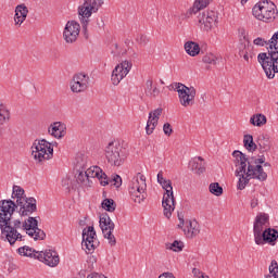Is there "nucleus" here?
Returning a JSON list of instances; mask_svg holds the SVG:
<instances>
[{"label": "nucleus", "instance_id": "obj_1", "mask_svg": "<svg viewBox=\"0 0 278 278\" xmlns=\"http://www.w3.org/2000/svg\"><path fill=\"white\" fill-rule=\"evenodd\" d=\"M236 157V177H239L237 188L238 190H244L251 179H258V181H266L268 174L264 172L262 164L266 162V157L261 155L258 159L255 156L247 157V154L241 151L235 150L232 152Z\"/></svg>", "mask_w": 278, "mask_h": 278}, {"label": "nucleus", "instance_id": "obj_2", "mask_svg": "<svg viewBox=\"0 0 278 278\" xmlns=\"http://www.w3.org/2000/svg\"><path fill=\"white\" fill-rule=\"evenodd\" d=\"M252 14L263 23H275V18L278 15L277 5L270 0L258 1L253 7Z\"/></svg>", "mask_w": 278, "mask_h": 278}, {"label": "nucleus", "instance_id": "obj_3", "mask_svg": "<svg viewBox=\"0 0 278 278\" xmlns=\"http://www.w3.org/2000/svg\"><path fill=\"white\" fill-rule=\"evenodd\" d=\"M12 229H15L16 231H18V229H24L27 236L34 240H45L47 238L45 230L38 228V219H36V217H28L24 223L20 219H15Z\"/></svg>", "mask_w": 278, "mask_h": 278}, {"label": "nucleus", "instance_id": "obj_4", "mask_svg": "<svg viewBox=\"0 0 278 278\" xmlns=\"http://www.w3.org/2000/svg\"><path fill=\"white\" fill-rule=\"evenodd\" d=\"M130 199L135 203H142L147 199V177L138 173L130 181L128 187Z\"/></svg>", "mask_w": 278, "mask_h": 278}, {"label": "nucleus", "instance_id": "obj_5", "mask_svg": "<svg viewBox=\"0 0 278 278\" xmlns=\"http://www.w3.org/2000/svg\"><path fill=\"white\" fill-rule=\"evenodd\" d=\"M257 60L266 77L275 79V73H278V51L262 52L257 55Z\"/></svg>", "mask_w": 278, "mask_h": 278}, {"label": "nucleus", "instance_id": "obj_6", "mask_svg": "<svg viewBox=\"0 0 278 278\" xmlns=\"http://www.w3.org/2000/svg\"><path fill=\"white\" fill-rule=\"evenodd\" d=\"M105 157L111 166H123L127 152L121 143L112 141L105 148Z\"/></svg>", "mask_w": 278, "mask_h": 278}, {"label": "nucleus", "instance_id": "obj_7", "mask_svg": "<svg viewBox=\"0 0 278 278\" xmlns=\"http://www.w3.org/2000/svg\"><path fill=\"white\" fill-rule=\"evenodd\" d=\"M31 155L36 162H45V160H51L53 157V144L47 139L35 140L31 146Z\"/></svg>", "mask_w": 278, "mask_h": 278}, {"label": "nucleus", "instance_id": "obj_8", "mask_svg": "<svg viewBox=\"0 0 278 278\" xmlns=\"http://www.w3.org/2000/svg\"><path fill=\"white\" fill-rule=\"evenodd\" d=\"M165 193L163 194L162 205L163 214L165 218H170L173 212H175V195L173 194V182L170 180H165L160 184Z\"/></svg>", "mask_w": 278, "mask_h": 278}, {"label": "nucleus", "instance_id": "obj_9", "mask_svg": "<svg viewBox=\"0 0 278 278\" xmlns=\"http://www.w3.org/2000/svg\"><path fill=\"white\" fill-rule=\"evenodd\" d=\"M172 88L178 92L180 105L188 108L194 104V97H197V89L188 87L181 83L172 84Z\"/></svg>", "mask_w": 278, "mask_h": 278}, {"label": "nucleus", "instance_id": "obj_10", "mask_svg": "<svg viewBox=\"0 0 278 278\" xmlns=\"http://www.w3.org/2000/svg\"><path fill=\"white\" fill-rule=\"evenodd\" d=\"M1 229V238L3 240H8L11 247H14L16 242H23L25 240V236L21 235L18 230L12 228V222H2L0 224Z\"/></svg>", "mask_w": 278, "mask_h": 278}, {"label": "nucleus", "instance_id": "obj_11", "mask_svg": "<svg viewBox=\"0 0 278 278\" xmlns=\"http://www.w3.org/2000/svg\"><path fill=\"white\" fill-rule=\"evenodd\" d=\"M99 247V239H97V231L93 226H88L83 230L81 248L87 254L94 253V249Z\"/></svg>", "mask_w": 278, "mask_h": 278}, {"label": "nucleus", "instance_id": "obj_12", "mask_svg": "<svg viewBox=\"0 0 278 278\" xmlns=\"http://www.w3.org/2000/svg\"><path fill=\"white\" fill-rule=\"evenodd\" d=\"M131 66L134 64L131 61H124L121 64L116 65L111 75V81L113 86H118L127 75H129V71H131Z\"/></svg>", "mask_w": 278, "mask_h": 278}, {"label": "nucleus", "instance_id": "obj_13", "mask_svg": "<svg viewBox=\"0 0 278 278\" xmlns=\"http://www.w3.org/2000/svg\"><path fill=\"white\" fill-rule=\"evenodd\" d=\"M34 258L43 262V264L50 266V268H55V266L60 264V255L53 250L35 252Z\"/></svg>", "mask_w": 278, "mask_h": 278}, {"label": "nucleus", "instance_id": "obj_14", "mask_svg": "<svg viewBox=\"0 0 278 278\" xmlns=\"http://www.w3.org/2000/svg\"><path fill=\"white\" fill-rule=\"evenodd\" d=\"M81 30V26L79 23L72 21L67 22L63 31V38L67 45H73V42H77V38H79V31Z\"/></svg>", "mask_w": 278, "mask_h": 278}, {"label": "nucleus", "instance_id": "obj_15", "mask_svg": "<svg viewBox=\"0 0 278 278\" xmlns=\"http://www.w3.org/2000/svg\"><path fill=\"white\" fill-rule=\"evenodd\" d=\"M88 84H90V77L87 74L78 73L74 75L70 86L72 92L79 93L88 90Z\"/></svg>", "mask_w": 278, "mask_h": 278}, {"label": "nucleus", "instance_id": "obj_16", "mask_svg": "<svg viewBox=\"0 0 278 278\" xmlns=\"http://www.w3.org/2000/svg\"><path fill=\"white\" fill-rule=\"evenodd\" d=\"M35 198H25L16 200L20 216H31L38 210Z\"/></svg>", "mask_w": 278, "mask_h": 278}, {"label": "nucleus", "instance_id": "obj_17", "mask_svg": "<svg viewBox=\"0 0 278 278\" xmlns=\"http://www.w3.org/2000/svg\"><path fill=\"white\" fill-rule=\"evenodd\" d=\"M103 0H84V4L78 9V14L83 18H90L92 12H99Z\"/></svg>", "mask_w": 278, "mask_h": 278}, {"label": "nucleus", "instance_id": "obj_18", "mask_svg": "<svg viewBox=\"0 0 278 278\" xmlns=\"http://www.w3.org/2000/svg\"><path fill=\"white\" fill-rule=\"evenodd\" d=\"M218 16H216V12L214 11H207L202 12L198 16V23L204 31H210L212 29L213 25H216Z\"/></svg>", "mask_w": 278, "mask_h": 278}, {"label": "nucleus", "instance_id": "obj_19", "mask_svg": "<svg viewBox=\"0 0 278 278\" xmlns=\"http://www.w3.org/2000/svg\"><path fill=\"white\" fill-rule=\"evenodd\" d=\"M18 210V204L14 203L12 200H2L0 201V212L2 213L3 220L2 223L12 222V214Z\"/></svg>", "mask_w": 278, "mask_h": 278}, {"label": "nucleus", "instance_id": "obj_20", "mask_svg": "<svg viewBox=\"0 0 278 278\" xmlns=\"http://www.w3.org/2000/svg\"><path fill=\"white\" fill-rule=\"evenodd\" d=\"M87 176L89 179H99L101 186H109L110 181H108V174L103 173L101 167L93 165L86 169Z\"/></svg>", "mask_w": 278, "mask_h": 278}, {"label": "nucleus", "instance_id": "obj_21", "mask_svg": "<svg viewBox=\"0 0 278 278\" xmlns=\"http://www.w3.org/2000/svg\"><path fill=\"white\" fill-rule=\"evenodd\" d=\"M182 231L186 238L192 240V238H197V236L201 233V226L199 225V222H197V219H187L185 222V227L182 228Z\"/></svg>", "mask_w": 278, "mask_h": 278}, {"label": "nucleus", "instance_id": "obj_22", "mask_svg": "<svg viewBox=\"0 0 278 278\" xmlns=\"http://www.w3.org/2000/svg\"><path fill=\"white\" fill-rule=\"evenodd\" d=\"M278 239V231L275 228H266L263 231V235L261 237V241H258L256 244L258 247H263V244H270L271 247H275L277 244Z\"/></svg>", "mask_w": 278, "mask_h": 278}, {"label": "nucleus", "instance_id": "obj_23", "mask_svg": "<svg viewBox=\"0 0 278 278\" xmlns=\"http://www.w3.org/2000/svg\"><path fill=\"white\" fill-rule=\"evenodd\" d=\"M160 116H162V109L160 108L149 113V117L146 126V132L148 136H151V134L155 131V128L157 127V123L160 121Z\"/></svg>", "mask_w": 278, "mask_h": 278}, {"label": "nucleus", "instance_id": "obj_24", "mask_svg": "<svg viewBox=\"0 0 278 278\" xmlns=\"http://www.w3.org/2000/svg\"><path fill=\"white\" fill-rule=\"evenodd\" d=\"M29 14V9L25 3L15 7L14 23L17 27H21L25 21H27V15Z\"/></svg>", "mask_w": 278, "mask_h": 278}, {"label": "nucleus", "instance_id": "obj_25", "mask_svg": "<svg viewBox=\"0 0 278 278\" xmlns=\"http://www.w3.org/2000/svg\"><path fill=\"white\" fill-rule=\"evenodd\" d=\"M66 126L62 122H54L48 128V134L53 136V138H64L66 131Z\"/></svg>", "mask_w": 278, "mask_h": 278}, {"label": "nucleus", "instance_id": "obj_26", "mask_svg": "<svg viewBox=\"0 0 278 278\" xmlns=\"http://www.w3.org/2000/svg\"><path fill=\"white\" fill-rule=\"evenodd\" d=\"M99 223L102 233H108V231H114V222H112V218H110V215H108V213H103L102 215H100Z\"/></svg>", "mask_w": 278, "mask_h": 278}, {"label": "nucleus", "instance_id": "obj_27", "mask_svg": "<svg viewBox=\"0 0 278 278\" xmlns=\"http://www.w3.org/2000/svg\"><path fill=\"white\" fill-rule=\"evenodd\" d=\"M189 166L191 167V170H193L198 175H201L205 170V161L203 160V157L197 156L189 162Z\"/></svg>", "mask_w": 278, "mask_h": 278}, {"label": "nucleus", "instance_id": "obj_28", "mask_svg": "<svg viewBox=\"0 0 278 278\" xmlns=\"http://www.w3.org/2000/svg\"><path fill=\"white\" fill-rule=\"evenodd\" d=\"M211 1L212 0H195L193 5L188 10V14L192 15L201 12V10H205Z\"/></svg>", "mask_w": 278, "mask_h": 278}, {"label": "nucleus", "instance_id": "obj_29", "mask_svg": "<svg viewBox=\"0 0 278 278\" xmlns=\"http://www.w3.org/2000/svg\"><path fill=\"white\" fill-rule=\"evenodd\" d=\"M144 92L147 97H159L160 96V89L157 87H153V78H149L146 81Z\"/></svg>", "mask_w": 278, "mask_h": 278}, {"label": "nucleus", "instance_id": "obj_30", "mask_svg": "<svg viewBox=\"0 0 278 278\" xmlns=\"http://www.w3.org/2000/svg\"><path fill=\"white\" fill-rule=\"evenodd\" d=\"M76 181L77 184H81L85 188H90V186H92V180H90L86 167H83V170L78 173Z\"/></svg>", "mask_w": 278, "mask_h": 278}, {"label": "nucleus", "instance_id": "obj_31", "mask_svg": "<svg viewBox=\"0 0 278 278\" xmlns=\"http://www.w3.org/2000/svg\"><path fill=\"white\" fill-rule=\"evenodd\" d=\"M185 51L188 53V55L194 58L195 55H199V53L201 52V47H199V43L194 41H188L185 43Z\"/></svg>", "mask_w": 278, "mask_h": 278}, {"label": "nucleus", "instance_id": "obj_32", "mask_svg": "<svg viewBox=\"0 0 278 278\" xmlns=\"http://www.w3.org/2000/svg\"><path fill=\"white\" fill-rule=\"evenodd\" d=\"M264 227L265 226H262L257 223H254V226H253V233H254V241H255V244H257V242H261L262 241V236L264 233Z\"/></svg>", "mask_w": 278, "mask_h": 278}, {"label": "nucleus", "instance_id": "obj_33", "mask_svg": "<svg viewBox=\"0 0 278 278\" xmlns=\"http://www.w3.org/2000/svg\"><path fill=\"white\" fill-rule=\"evenodd\" d=\"M250 123L251 125H254V127H262L263 125H266V117L264 114H256L250 118Z\"/></svg>", "mask_w": 278, "mask_h": 278}, {"label": "nucleus", "instance_id": "obj_34", "mask_svg": "<svg viewBox=\"0 0 278 278\" xmlns=\"http://www.w3.org/2000/svg\"><path fill=\"white\" fill-rule=\"evenodd\" d=\"M243 144L248 151H256L257 144L253 141L252 135H244L243 137Z\"/></svg>", "mask_w": 278, "mask_h": 278}, {"label": "nucleus", "instance_id": "obj_35", "mask_svg": "<svg viewBox=\"0 0 278 278\" xmlns=\"http://www.w3.org/2000/svg\"><path fill=\"white\" fill-rule=\"evenodd\" d=\"M257 142L263 152L270 151V139L266 135H261Z\"/></svg>", "mask_w": 278, "mask_h": 278}, {"label": "nucleus", "instance_id": "obj_36", "mask_svg": "<svg viewBox=\"0 0 278 278\" xmlns=\"http://www.w3.org/2000/svg\"><path fill=\"white\" fill-rule=\"evenodd\" d=\"M18 255H22L24 257H34L38 251L33 250L31 248L24 245L17 249Z\"/></svg>", "mask_w": 278, "mask_h": 278}, {"label": "nucleus", "instance_id": "obj_37", "mask_svg": "<svg viewBox=\"0 0 278 278\" xmlns=\"http://www.w3.org/2000/svg\"><path fill=\"white\" fill-rule=\"evenodd\" d=\"M12 199H16V201L27 199V197H25V189L21 188V186H13Z\"/></svg>", "mask_w": 278, "mask_h": 278}, {"label": "nucleus", "instance_id": "obj_38", "mask_svg": "<svg viewBox=\"0 0 278 278\" xmlns=\"http://www.w3.org/2000/svg\"><path fill=\"white\" fill-rule=\"evenodd\" d=\"M102 208L106 212H115L116 211V202L112 199H104L101 203Z\"/></svg>", "mask_w": 278, "mask_h": 278}, {"label": "nucleus", "instance_id": "obj_39", "mask_svg": "<svg viewBox=\"0 0 278 278\" xmlns=\"http://www.w3.org/2000/svg\"><path fill=\"white\" fill-rule=\"evenodd\" d=\"M268 51H278V31L275 33L270 40L267 41Z\"/></svg>", "mask_w": 278, "mask_h": 278}, {"label": "nucleus", "instance_id": "obj_40", "mask_svg": "<svg viewBox=\"0 0 278 278\" xmlns=\"http://www.w3.org/2000/svg\"><path fill=\"white\" fill-rule=\"evenodd\" d=\"M5 121H10V111L4 104H0V125H3Z\"/></svg>", "mask_w": 278, "mask_h": 278}, {"label": "nucleus", "instance_id": "obj_41", "mask_svg": "<svg viewBox=\"0 0 278 278\" xmlns=\"http://www.w3.org/2000/svg\"><path fill=\"white\" fill-rule=\"evenodd\" d=\"M202 62H204V64H211L212 66H216V64L218 63V58L214 55V53H206L202 58Z\"/></svg>", "mask_w": 278, "mask_h": 278}, {"label": "nucleus", "instance_id": "obj_42", "mask_svg": "<svg viewBox=\"0 0 278 278\" xmlns=\"http://www.w3.org/2000/svg\"><path fill=\"white\" fill-rule=\"evenodd\" d=\"M208 190L211 194H214L215 197H220L223 194V187H220V184L218 182L211 184Z\"/></svg>", "mask_w": 278, "mask_h": 278}, {"label": "nucleus", "instance_id": "obj_43", "mask_svg": "<svg viewBox=\"0 0 278 278\" xmlns=\"http://www.w3.org/2000/svg\"><path fill=\"white\" fill-rule=\"evenodd\" d=\"M265 278H278V264L277 261L273 260L269 265V275Z\"/></svg>", "mask_w": 278, "mask_h": 278}, {"label": "nucleus", "instance_id": "obj_44", "mask_svg": "<svg viewBox=\"0 0 278 278\" xmlns=\"http://www.w3.org/2000/svg\"><path fill=\"white\" fill-rule=\"evenodd\" d=\"M166 248L175 253H179V251H184V242L175 240L172 244H166Z\"/></svg>", "mask_w": 278, "mask_h": 278}, {"label": "nucleus", "instance_id": "obj_45", "mask_svg": "<svg viewBox=\"0 0 278 278\" xmlns=\"http://www.w3.org/2000/svg\"><path fill=\"white\" fill-rule=\"evenodd\" d=\"M254 223H258V225L266 227V224H268V214L261 213L255 217Z\"/></svg>", "mask_w": 278, "mask_h": 278}, {"label": "nucleus", "instance_id": "obj_46", "mask_svg": "<svg viewBox=\"0 0 278 278\" xmlns=\"http://www.w3.org/2000/svg\"><path fill=\"white\" fill-rule=\"evenodd\" d=\"M113 230H109L108 232H103V237L109 240V244H111V247H115L116 245V237H114V235L112 233Z\"/></svg>", "mask_w": 278, "mask_h": 278}, {"label": "nucleus", "instance_id": "obj_47", "mask_svg": "<svg viewBox=\"0 0 278 278\" xmlns=\"http://www.w3.org/2000/svg\"><path fill=\"white\" fill-rule=\"evenodd\" d=\"M81 25H83L84 38H86V40H88V38H89V35H88V17L81 16Z\"/></svg>", "mask_w": 278, "mask_h": 278}, {"label": "nucleus", "instance_id": "obj_48", "mask_svg": "<svg viewBox=\"0 0 278 278\" xmlns=\"http://www.w3.org/2000/svg\"><path fill=\"white\" fill-rule=\"evenodd\" d=\"M109 184H112L115 186V188H121L123 186V178H121L118 175H115L112 179H108Z\"/></svg>", "mask_w": 278, "mask_h": 278}, {"label": "nucleus", "instance_id": "obj_49", "mask_svg": "<svg viewBox=\"0 0 278 278\" xmlns=\"http://www.w3.org/2000/svg\"><path fill=\"white\" fill-rule=\"evenodd\" d=\"M254 45H256V47H268V41H266L264 38L258 37L256 39H254Z\"/></svg>", "mask_w": 278, "mask_h": 278}, {"label": "nucleus", "instance_id": "obj_50", "mask_svg": "<svg viewBox=\"0 0 278 278\" xmlns=\"http://www.w3.org/2000/svg\"><path fill=\"white\" fill-rule=\"evenodd\" d=\"M163 131L165 134V136H170L173 134V126H170V124L165 123L163 125Z\"/></svg>", "mask_w": 278, "mask_h": 278}, {"label": "nucleus", "instance_id": "obj_51", "mask_svg": "<svg viewBox=\"0 0 278 278\" xmlns=\"http://www.w3.org/2000/svg\"><path fill=\"white\" fill-rule=\"evenodd\" d=\"M137 42H139V45H147V42H149V39L147 38V36L140 35L139 37H137Z\"/></svg>", "mask_w": 278, "mask_h": 278}, {"label": "nucleus", "instance_id": "obj_52", "mask_svg": "<svg viewBox=\"0 0 278 278\" xmlns=\"http://www.w3.org/2000/svg\"><path fill=\"white\" fill-rule=\"evenodd\" d=\"M167 179L166 178H164V172H159V174H157V184H164V181H166Z\"/></svg>", "mask_w": 278, "mask_h": 278}, {"label": "nucleus", "instance_id": "obj_53", "mask_svg": "<svg viewBox=\"0 0 278 278\" xmlns=\"http://www.w3.org/2000/svg\"><path fill=\"white\" fill-rule=\"evenodd\" d=\"M257 205H258V200H257V198H253V199L251 200V207H252V210L255 208V207H257Z\"/></svg>", "mask_w": 278, "mask_h": 278}, {"label": "nucleus", "instance_id": "obj_54", "mask_svg": "<svg viewBox=\"0 0 278 278\" xmlns=\"http://www.w3.org/2000/svg\"><path fill=\"white\" fill-rule=\"evenodd\" d=\"M184 227H186V222L184 220V218L179 217L178 229L184 230Z\"/></svg>", "mask_w": 278, "mask_h": 278}, {"label": "nucleus", "instance_id": "obj_55", "mask_svg": "<svg viewBox=\"0 0 278 278\" xmlns=\"http://www.w3.org/2000/svg\"><path fill=\"white\" fill-rule=\"evenodd\" d=\"M243 60H245V62H249V54L248 53L243 54Z\"/></svg>", "mask_w": 278, "mask_h": 278}, {"label": "nucleus", "instance_id": "obj_56", "mask_svg": "<svg viewBox=\"0 0 278 278\" xmlns=\"http://www.w3.org/2000/svg\"><path fill=\"white\" fill-rule=\"evenodd\" d=\"M3 223V213L0 211V225Z\"/></svg>", "mask_w": 278, "mask_h": 278}, {"label": "nucleus", "instance_id": "obj_57", "mask_svg": "<svg viewBox=\"0 0 278 278\" xmlns=\"http://www.w3.org/2000/svg\"><path fill=\"white\" fill-rule=\"evenodd\" d=\"M263 164H264L265 167H270V163H268V162H265Z\"/></svg>", "mask_w": 278, "mask_h": 278}, {"label": "nucleus", "instance_id": "obj_58", "mask_svg": "<svg viewBox=\"0 0 278 278\" xmlns=\"http://www.w3.org/2000/svg\"><path fill=\"white\" fill-rule=\"evenodd\" d=\"M247 1H249V0H241V3H247Z\"/></svg>", "mask_w": 278, "mask_h": 278}, {"label": "nucleus", "instance_id": "obj_59", "mask_svg": "<svg viewBox=\"0 0 278 278\" xmlns=\"http://www.w3.org/2000/svg\"><path fill=\"white\" fill-rule=\"evenodd\" d=\"M161 84H164V80H161Z\"/></svg>", "mask_w": 278, "mask_h": 278}, {"label": "nucleus", "instance_id": "obj_60", "mask_svg": "<svg viewBox=\"0 0 278 278\" xmlns=\"http://www.w3.org/2000/svg\"><path fill=\"white\" fill-rule=\"evenodd\" d=\"M67 180H63V184L66 182Z\"/></svg>", "mask_w": 278, "mask_h": 278}, {"label": "nucleus", "instance_id": "obj_61", "mask_svg": "<svg viewBox=\"0 0 278 278\" xmlns=\"http://www.w3.org/2000/svg\"><path fill=\"white\" fill-rule=\"evenodd\" d=\"M67 180H63V184L66 182Z\"/></svg>", "mask_w": 278, "mask_h": 278}, {"label": "nucleus", "instance_id": "obj_62", "mask_svg": "<svg viewBox=\"0 0 278 278\" xmlns=\"http://www.w3.org/2000/svg\"><path fill=\"white\" fill-rule=\"evenodd\" d=\"M104 278H108V277H105V276H103Z\"/></svg>", "mask_w": 278, "mask_h": 278}]
</instances>
